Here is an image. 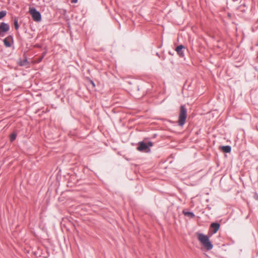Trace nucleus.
Here are the masks:
<instances>
[{
    "label": "nucleus",
    "instance_id": "f257e3e1",
    "mask_svg": "<svg viewBox=\"0 0 258 258\" xmlns=\"http://www.w3.org/2000/svg\"><path fill=\"white\" fill-rule=\"evenodd\" d=\"M197 235L198 240L207 250L213 248V246L207 235L200 233H197Z\"/></svg>",
    "mask_w": 258,
    "mask_h": 258
},
{
    "label": "nucleus",
    "instance_id": "f03ea898",
    "mask_svg": "<svg viewBox=\"0 0 258 258\" xmlns=\"http://www.w3.org/2000/svg\"><path fill=\"white\" fill-rule=\"evenodd\" d=\"M186 118V108L183 106H181L180 107V111L179 115L178 124L180 126H182L185 121Z\"/></svg>",
    "mask_w": 258,
    "mask_h": 258
},
{
    "label": "nucleus",
    "instance_id": "7ed1b4c3",
    "mask_svg": "<svg viewBox=\"0 0 258 258\" xmlns=\"http://www.w3.org/2000/svg\"><path fill=\"white\" fill-rule=\"evenodd\" d=\"M153 146V143L151 142L148 143L144 142H140L137 147V150L139 151L148 152L150 151V147Z\"/></svg>",
    "mask_w": 258,
    "mask_h": 258
},
{
    "label": "nucleus",
    "instance_id": "20e7f679",
    "mask_svg": "<svg viewBox=\"0 0 258 258\" xmlns=\"http://www.w3.org/2000/svg\"><path fill=\"white\" fill-rule=\"evenodd\" d=\"M29 13L31 15L34 21L36 22H39L41 20L40 13L37 11L35 8H30Z\"/></svg>",
    "mask_w": 258,
    "mask_h": 258
},
{
    "label": "nucleus",
    "instance_id": "39448f33",
    "mask_svg": "<svg viewBox=\"0 0 258 258\" xmlns=\"http://www.w3.org/2000/svg\"><path fill=\"white\" fill-rule=\"evenodd\" d=\"M9 30V26L5 23H1L0 24V37L4 36V33Z\"/></svg>",
    "mask_w": 258,
    "mask_h": 258
},
{
    "label": "nucleus",
    "instance_id": "423d86ee",
    "mask_svg": "<svg viewBox=\"0 0 258 258\" xmlns=\"http://www.w3.org/2000/svg\"><path fill=\"white\" fill-rule=\"evenodd\" d=\"M183 48V46L182 45H179L176 48V51L177 53H178V54L180 57H183L184 56V53L182 50Z\"/></svg>",
    "mask_w": 258,
    "mask_h": 258
},
{
    "label": "nucleus",
    "instance_id": "0eeeda50",
    "mask_svg": "<svg viewBox=\"0 0 258 258\" xmlns=\"http://www.w3.org/2000/svg\"><path fill=\"white\" fill-rule=\"evenodd\" d=\"M211 227L213 229V233H216L219 229L220 224L217 223H213L211 225Z\"/></svg>",
    "mask_w": 258,
    "mask_h": 258
},
{
    "label": "nucleus",
    "instance_id": "6e6552de",
    "mask_svg": "<svg viewBox=\"0 0 258 258\" xmlns=\"http://www.w3.org/2000/svg\"><path fill=\"white\" fill-rule=\"evenodd\" d=\"M221 149L225 153H229L231 151V147L229 146H222Z\"/></svg>",
    "mask_w": 258,
    "mask_h": 258
},
{
    "label": "nucleus",
    "instance_id": "1a4fd4ad",
    "mask_svg": "<svg viewBox=\"0 0 258 258\" xmlns=\"http://www.w3.org/2000/svg\"><path fill=\"white\" fill-rule=\"evenodd\" d=\"M183 214L186 216H188V217H189L190 218H194L195 217V215L192 212H185L184 211H183Z\"/></svg>",
    "mask_w": 258,
    "mask_h": 258
},
{
    "label": "nucleus",
    "instance_id": "9d476101",
    "mask_svg": "<svg viewBox=\"0 0 258 258\" xmlns=\"http://www.w3.org/2000/svg\"><path fill=\"white\" fill-rule=\"evenodd\" d=\"M10 40V39L9 38H6L4 40V42L6 46L10 47L11 46Z\"/></svg>",
    "mask_w": 258,
    "mask_h": 258
},
{
    "label": "nucleus",
    "instance_id": "9b49d317",
    "mask_svg": "<svg viewBox=\"0 0 258 258\" xmlns=\"http://www.w3.org/2000/svg\"><path fill=\"white\" fill-rule=\"evenodd\" d=\"M16 138V134L15 133L12 134L10 136V140L11 142H13L15 140Z\"/></svg>",
    "mask_w": 258,
    "mask_h": 258
},
{
    "label": "nucleus",
    "instance_id": "f8f14e48",
    "mask_svg": "<svg viewBox=\"0 0 258 258\" xmlns=\"http://www.w3.org/2000/svg\"><path fill=\"white\" fill-rule=\"evenodd\" d=\"M6 15V11H1L0 12V19L4 17Z\"/></svg>",
    "mask_w": 258,
    "mask_h": 258
},
{
    "label": "nucleus",
    "instance_id": "ddd939ff",
    "mask_svg": "<svg viewBox=\"0 0 258 258\" xmlns=\"http://www.w3.org/2000/svg\"><path fill=\"white\" fill-rule=\"evenodd\" d=\"M14 26H15V29L16 30H17L19 28V25H18V20L16 19H15V21H14Z\"/></svg>",
    "mask_w": 258,
    "mask_h": 258
},
{
    "label": "nucleus",
    "instance_id": "4468645a",
    "mask_svg": "<svg viewBox=\"0 0 258 258\" xmlns=\"http://www.w3.org/2000/svg\"><path fill=\"white\" fill-rule=\"evenodd\" d=\"M78 2V0H72V3H76Z\"/></svg>",
    "mask_w": 258,
    "mask_h": 258
},
{
    "label": "nucleus",
    "instance_id": "2eb2a0df",
    "mask_svg": "<svg viewBox=\"0 0 258 258\" xmlns=\"http://www.w3.org/2000/svg\"><path fill=\"white\" fill-rule=\"evenodd\" d=\"M42 58H43V56L41 57L39 59V60H38V62H40V61L42 60Z\"/></svg>",
    "mask_w": 258,
    "mask_h": 258
},
{
    "label": "nucleus",
    "instance_id": "dca6fc26",
    "mask_svg": "<svg viewBox=\"0 0 258 258\" xmlns=\"http://www.w3.org/2000/svg\"><path fill=\"white\" fill-rule=\"evenodd\" d=\"M91 84L93 85L94 87L95 86V84L92 81H91Z\"/></svg>",
    "mask_w": 258,
    "mask_h": 258
}]
</instances>
